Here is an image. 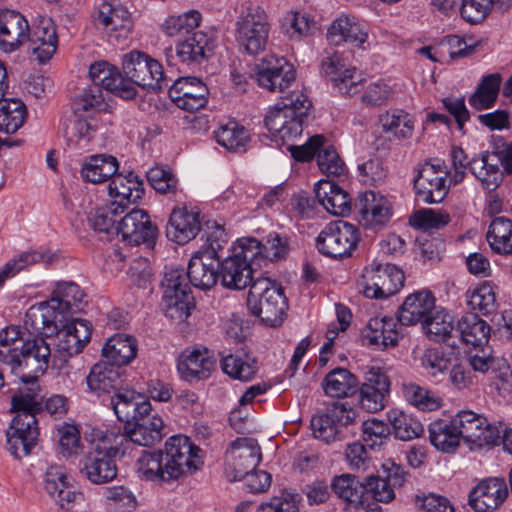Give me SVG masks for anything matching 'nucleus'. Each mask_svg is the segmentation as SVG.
Here are the masks:
<instances>
[{
    "instance_id": "obj_1",
    "label": "nucleus",
    "mask_w": 512,
    "mask_h": 512,
    "mask_svg": "<svg viewBox=\"0 0 512 512\" xmlns=\"http://www.w3.org/2000/svg\"><path fill=\"white\" fill-rule=\"evenodd\" d=\"M24 327L32 335L56 336V352L61 361L57 367L67 375L70 374V365L66 358L80 353L90 341L92 332L89 321L59 317L51 307L43 304L33 305L27 310Z\"/></svg>"
},
{
    "instance_id": "obj_2",
    "label": "nucleus",
    "mask_w": 512,
    "mask_h": 512,
    "mask_svg": "<svg viewBox=\"0 0 512 512\" xmlns=\"http://www.w3.org/2000/svg\"><path fill=\"white\" fill-rule=\"evenodd\" d=\"M200 452L187 436L174 435L166 441L164 450H143L136 461V473L145 481L176 480L186 471L200 467Z\"/></svg>"
},
{
    "instance_id": "obj_3",
    "label": "nucleus",
    "mask_w": 512,
    "mask_h": 512,
    "mask_svg": "<svg viewBox=\"0 0 512 512\" xmlns=\"http://www.w3.org/2000/svg\"><path fill=\"white\" fill-rule=\"evenodd\" d=\"M312 102L302 91H293L283 101L269 110L264 118L267 129L282 140H291L302 134L303 123L308 117Z\"/></svg>"
},
{
    "instance_id": "obj_4",
    "label": "nucleus",
    "mask_w": 512,
    "mask_h": 512,
    "mask_svg": "<svg viewBox=\"0 0 512 512\" xmlns=\"http://www.w3.org/2000/svg\"><path fill=\"white\" fill-rule=\"evenodd\" d=\"M247 307L261 322L276 327L283 322L288 303L280 284L269 278L260 277L250 285Z\"/></svg>"
},
{
    "instance_id": "obj_5",
    "label": "nucleus",
    "mask_w": 512,
    "mask_h": 512,
    "mask_svg": "<svg viewBox=\"0 0 512 512\" xmlns=\"http://www.w3.org/2000/svg\"><path fill=\"white\" fill-rule=\"evenodd\" d=\"M258 244L253 240L238 239L231 248V254L220 261V278L224 287L241 290L252 284L253 273L259 267L255 257Z\"/></svg>"
},
{
    "instance_id": "obj_6",
    "label": "nucleus",
    "mask_w": 512,
    "mask_h": 512,
    "mask_svg": "<svg viewBox=\"0 0 512 512\" xmlns=\"http://www.w3.org/2000/svg\"><path fill=\"white\" fill-rule=\"evenodd\" d=\"M125 80L133 87L139 86L151 91H160L169 86L170 80L164 75L163 66L149 55L133 50L122 57Z\"/></svg>"
},
{
    "instance_id": "obj_7",
    "label": "nucleus",
    "mask_w": 512,
    "mask_h": 512,
    "mask_svg": "<svg viewBox=\"0 0 512 512\" xmlns=\"http://www.w3.org/2000/svg\"><path fill=\"white\" fill-rule=\"evenodd\" d=\"M188 276L182 269L166 268L161 288L165 315L174 321H184L193 307Z\"/></svg>"
},
{
    "instance_id": "obj_8",
    "label": "nucleus",
    "mask_w": 512,
    "mask_h": 512,
    "mask_svg": "<svg viewBox=\"0 0 512 512\" xmlns=\"http://www.w3.org/2000/svg\"><path fill=\"white\" fill-rule=\"evenodd\" d=\"M404 279L403 271L397 266L373 261L363 269L358 285L365 297L386 299L403 287Z\"/></svg>"
},
{
    "instance_id": "obj_9",
    "label": "nucleus",
    "mask_w": 512,
    "mask_h": 512,
    "mask_svg": "<svg viewBox=\"0 0 512 512\" xmlns=\"http://www.w3.org/2000/svg\"><path fill=\"white\" fill-rule=\"evenodd\" d=\"M235 37L240 47L249 54L264 50L269 33L265 11L254 5L241 10L236 21Z\"/></svg>"
},
{
    "instance_id": "obj_10",
    "label": "nucleus",
    "mask_w": 512,
    "mask_h": 512,
    "mask_svg": "<svg viewBox=\"0 0 512 512\" xmlns=\"http://www.w3.org/2000/svg\"><path fill=\"white\" fill-rule=\"evenodd\" d=\"M358 229L343 220L330 222L316 239L319 252L331 258L350 256L359 241Z\"/></svg>"
},
{
    "instance_id": "obj_11",
    "label": "nucleus",
    "mask_w": 512,
    "mask_h": 512,
    "mask_svg": "<svg viewBox=\"0 0 512 512\" xmlns=\"http://www.w3.org/2000/svg\"><path fill=\"white\" fill-rule=\"evenodd\" d=\"M512 174V141L492 153H482L470 163V171L487 190H495L503 179V171Z\"/></svg>"
},
{
    "instance_id": "obj_12",
    "label": "nucleus",
    "mask_w": 512,
    "mask_h": 512,
    "mask_svg": "<svg viewBox=\"0 0 512 512\" xmlns=\"http://www.w3.org/2000/svg\"><path fill=\"white\" fill-rule=\"evenodd\" d=\"M453 418L460 439L466 442L483 447L496 445L501 440L503 423L491 424L486 417L471 410L460 411Z\"/></svg>"
},
{
    "instance_id": "obj_13",
    "label": "nucleus",
    "mask_w": 512,
    "mask_h": 512,
    "mask_svg": "<svg viewBox=\"0 0 512 512\" xmlns=\"http://www.w3.org/2000/svg\"><path fill=\"white\" fill-rule=\"evenodd\" d=\"M261 448L253 438H237L225 454L224 473L230 481L242 480L261 461Z\"/></svg>"
},
{
    "instance_id": "obj_14",
    "label": "nucleus",
    "mask_w": 512,
    "mask_h": 512,
    "mask_svg": "<svg viewBox=\"0 0 512 512\" xmlns=\"http://www.w3.org/2000/svg\"><path fill=\"white\" fill-rule=\"evenodd\" d=\"M448 170L444 162H425L420 165L414 178V189L418 198L427 204L440 203L446 197Z\"/></svg>"
},
{
    "instance_id": "obj_15",
    "label": "nucleus",
    "mask_w": 512,
    "mask_h": 512,
    "mask_svg": "<svg viewBox=\"0 0 512 512\" xmlns=\"http://www.w3.org/2000/svg\"><path fill=\"white\" fill-rule=\"evenodd\" d=\"M406 481V472L394 462L387 461L382 465V474L371 475L365 479V489L369 510L374 502L390 503L395 499V490L401 488Z\"/></svg>"
},
{
    "instance_id": "obj_16",
    "label": "nucleus",
    "mask_w": 512,
    "mask_h": 512,
    "mask_svg": "<svg viewBox=\"0 0 512 512\" xmlns=\"http://www.w3.org/2000/svg\"><path fill=\"white\" fill-rule=\"evenodd\" d=\"M295 79V69L284 57L269 55L256 66L258 85L270 92H284L294 83Z\"/></svg>"
},
{
    "instance_id": "obj_17",
    "label": "nucleus",
    "mask_w": 512,
    "mask_h": 512,
    "mask_svg": "<svg viewBox=\"0 0 512 512\" xmlns=\"http://www.w3.org/2000/svg\"><path fill=\"white\" fill-rule=\"evenodd\" d=\"M17 414L13 418L7 432V449L16 458H20L19 448L23 456L30 454L31 449L36 445L39 430L37 426V411H15Z\"/></svg>"
},
{
    "instance_id": "obj_18",
    "label": "nucleus",
    "mask_w": 512,
    "mask_h": 512,
    "mask_svg": "<svg viewBox=\"0 0 512 512\" xmlns=\"http://www.w3.org/2000/svg\"><path fill=\"white\" fill-rule=\"evenodd\" d=\"M94 22L101 26L110 39L126 40L133 28L131 13L118 2L102 0L94 13Z\"/></svg>"
},
{
    "instance_id": "obj_19",
    "label": "nucleus",
    "mask_w": 512,
    "mask_h": 512,
    "mask_svg": "<svg viewBox=\"0 0 512 512\" xmlns=\"http://www.w3.org/2000/svg\"><path fill=\"white\" fill-rule=\"evenodd\" d=\"M108 449L96 444L79 462L80 474L93 484H106L117 476V466Z\"/></svg>"
},
{
    "instance_id": "obj_20",
    "label": "nucleus",
    "mask_w": 512,
    "mask_h": 512,
    "mask_svg": "<svg viewBox=\"0 0 512 512\" xmlns=\"http://www.w3.org/2000/svg\"><path fill=\"white\" fill-rule=\"evenodd\" d=\"M116 233L131 245H151L158 235V228L151 222L146 211L134 208L119 221Z\"/></svg>"
},
{
    "instance_id": "obj_21",
    "label": "nucleus",
    "mask_w": 512,
    "mask_h": 512,
    "mask_svg": "<svg viewBox=\"0 0 512 512\" xmlns=\"http://www.w3.org/2000/svg\"><path fill=\"white\" fill-rule=\"evenodd\" d=\"M508 487L504 478L489 477L480 481L469 493L468 504L475 512H494L506 500Z\"/></svg>"
},
{
    "instance_id": "obj_22",
    "label": "nucleus",
    "mask_w": 512,
    "mask_h": 512,
    "mask_svg": "<svg viewBox=\"0 0 512 512\" xmlns=\"http://www.w3.org/2000/svg\"><path fill=\"white\" fill-rule=\"evenodd\" d=\"M169 87V96L177 107L186 111H197L205 107L209 90L196 77H181Z\"/></svg>"
},
{
    "instance_id": "obj_23",
    "label": "nucleus",
    "mask_w": 512,
    "mask_h": 512,
    "mask_svg": "<svg viewBox=\"0 0 512 512\" xmlns=\"http://www.w3.org/2000/svg\"><path fill=\"white\" fill-rule=\"evenodd\" d=\"M355 209L359 214V221L366 228H383L392 216L389 200L373 191L360 194L355 202Z\"/></svg>"
},
{
    "instance_id": "obj_24",
    "label": "nucleus",
    "mask_w": 512,
    "mask_h": 512,
    "mask_svg": "<svg viewBox=\"0 0 512 512\" xmlns=\"http://www.w3.org/2000/svg\"><path fill=\"white\" fill-rule=\"evenodd\" d=\"M216 47L215 39L203 31H196L176 46V55L180 62L190 67H196L209 60Z\"/></svg>"
},
{
    "instance_id": "obj_25",
    "label": "nucleus",
    "mask_w": 512,
    "mask_h": 512,
    "mask_svg": "<svg viewBox=\"0 0 512 512\" xmlns=\"http://www.w3.org/2000/svg\"><path fill=\"white\" fill-rule=\"evenodd\" d=\"M368 30L355 17L342 15L335 19L327 31V39L333 45L346 43L353 48H369Z\"/></svg>"
},
{
    "instance_id": "obj_26",
    "label": "nucleus",
    "mask_w": 512,
    "mask_h": 512,
    "mask_svg": "<svg viewBox=\"0 0 512 512\" xmlns=\"http://www.w3.org/2000/svg\"><path fill=\"white\" fill-rule=\"evenodd\" d=\"M89 75L95 87H102L123 99H132L137 94L136 88L125 80L118 68L108 62L100 61L92 64Z\"/></svg>"
},
{
    "instance_id": "obj_27",
    "label": "nucleus",
    "mask_w": 512,
    "mask_h": 512,
    "mask_svg": "<svg viewBox=\"0 0 512 512\" xmlns=\"http://www.w3.org/2000/svg\"><path fill=\"white\" fill-rule=\"evenodd\" d=\"M29 36V24L18 11L4 9L0 11V48L4 52L18 50Z\"/></svg>"
},
{
    "instance_id": "obj_28",
    "label": "nucleus",
    "mask_w": 512,
    "mask_h": 512,
    "mask_svg": "<svg viewBox=\"0 0 512 512\" xmlns=\"http://www.w3.org/2000/svg\"><path fill=\"white\" fill-rule=\"evenodd\" d=\"M401 324L393 317H374L362 330L364 344L379 349L394 347L398 344Z\"/></svg>"
},
{
    "instance_id": "obj_29",
    "label": "nucleus",
    "mask_w": 512,
    "mask_h": 512,
    "mask_svg": "<svg viewBox=\"0 0 512 512\" xmlns=\"http://www.w3.org/2000/svg\"><path fill=\"white\" fill-rule=\"evenodd\" d=\"M45 490L59 508L70 512L74 505L83 498L67 481L65 469L61 466H50L45 476Z\"/></svg>"
},
{
    "instance_id": "obj_30",
    "label": "nucleus",
    "mask_w": 512,
    "mask_h": 512,
    "mask_svg": "<svg viewBox=\"0 0 512 512\" xmlns=\"http://www.w3.org/2000/svg\"><path fill=\"white\" fill-rule=\"evenodd\" d=\"M220 259L213 252H197L189 261L187 276L192 285L202 290L211 289L220 277Z\"/></svg>"
},
{
    "instance_id": "obj_31",
    "label": "nucleus",
    "mask_w": 512,
    "mask_h": 512,
    "mask_svg": "<svg viewBox=\"0 0 512 512\" xmlns=\"http://www.w3.org/2000/svg\"><path fill=\"white\" fill-rule=\"evenodd\" d=\"M435 309V297L430 291H415L399 307L398 321L401 325H423Z\"/></svg>"
},
{
    "instance_id": "obj_32",
    "label": "nucleus",
    "mask_w": 512,
    "mask_h": 512,
    "mask_svg": "<svg viewBox=\"0 0 512 512\" xmlns=\"http://www.w3.org/2000/svg\"><path fill=\"white\" fill-rule=\"evenodd\" d=\"M26 42L40 63L50 60L58 45L56 28L51 19L41 17L39 23L29 30Z\"/></svg>"
},
{
    "instance_id": "obj_33",
    "label": "nucleus",
    "mask_w": 512,
    "mask_h": 512,
    "mask_svg": "<svg viewBox=\"0 0 512 512\" xmlns=\"http://www.w3.org/2000/svg\"><path fill=\"white\" fill-rule=\"evenodd\" d=\"M199 231L197 211H190L186 207L173 209L166 227V235L170 240L182 245L195 238Z\"/></svg>"
},
{
    "instance_id": "obj_34",
    "label": "nucleus",
    "mask_w": 512,
    "mask_h": 512,
    "mask_svg": "<svg viewBox=\"0 0 512 512\" xmlns=\"http://www.w3.org/2000/svg\"><path fill=\"white\" fill-rule=\"evenodd\" d=\"M109 195L114 198L111 202L124 213L129 204L136 203L144 194L143 181L134 173L128 175L115 174L108 186Z\"/></svg>"
},
{
    "instance_id": "obj_35",
    "label": "nucleus",
    "mask_w": 512,
    "mask_h": 512,
    "mask_svg": "<svg viewBox=\"0 0 512 512\" xmlns=\"http://www.w3.org/2000/svg\"><path fill=\"white\" fill-rule=\"evenodd\" d=\"M322 71L325 75L332 76L331 81L342 94H354L361 82V75L355 67L345 68L337 53L327 56L322 60Z\"/></svg>"
},
{
    "instance_id": "obj_36",
    "label": "nucleus",
    "mask_w": 512,
    "mask_h": 512,
    "mask_svg": "<svg viewBox=\"0 0 512 512\" xmlns=\"http://www.w3.org/2000/svg\"><path fill=\"white\" fill-rule=\"evenodd\" d=\"M331 489L339 499L357 512L369 510L365 482H360L356 477L349 474L335 476L331 482Z\"/></svg>"
},
{
    "instance_id": "obj_37",
    "label": "nucleus",
    "mask_w": 512,
    "mask_h": 512,
    "mask_svg": "<svg viewBox=\"0 0 512 512\" xmlns=\"http://www.w3.org/2000/svg\"><path fill=\"white\" fill-rule=\"evenodd\" d=\"M213 367L214 361L207 349L185 350L177 365L181 378L189 382L208 378Z\"/></svg>"
},
{
    "instance_id": "obj_38",
    "label": "nucleus",
    "mask_w": 512,
    "mask_h": 512,
    "mask_svg": "<svg viewBox=\"0 0 512 512\" xmlns=\"http://www.w3.org/2000/svg\"><path fill=\"white\" fill-rule=\"evenodd\" d=\"M318 202L327 212L336 216H345L351 211V198L338 184L329 180H320L314 188Z\"/></svg>"
},
{
    "instance_id": "obj_39",
    "label": "nucleus",
    "mask_w": 512,
    "mask_h": 512,
    "mask_svg": "<svg viewBox=\"0 0 512 512\" xmlns=\"http://www.w3.org/2000/svg\"><path fill=\"white\" fill-rule=\"evenodd\" d=\"M51 349L43 337L26 340L21 347L19 369L27 373L43 374L49 364Z\"/></svg>"
},
{
    "instance_id": "obj_40",
    "label": "nucleus",
    "mask_w": 512,
    "mask_h": 512,
    "mask_svg": "<svg viewBox=\"0 0 512 512\" xmlns=\"http://www.w3.org/2000/svg\"><path fill=\"white\" fill-rule=\"evenodd\" d=\"M85 297L81 288L73 282H60L53 291V297L44 306L51 307L59 317L68 318L80 310Z\"/></svg>"
},
{
    "instance_id": "obj_41",
    "label": "nucleus",
    "mask_w": 512,
    "mask_h": 512,
    "mask_svg": "<svg viewBox=\"0 0 512 512\" xmlns=\"http://www.w3.org/2000/svg\"><path fill=\"white\" fill-rule=\"evenodd\" d=\"M390 389V381L383 373H371L360 389V405L370 413H376L385 407Z\"/></svg>"
},
{
    "instance_id": "obj_42",
    "label": "nucleus",
    "mask_w": 512,
    "mask_h": 512,
    "mask_svg": "<svg viewBox=\"0 0 512 512\" xmlns=\"http://www.w3.org/2000/svg\"><path fill=\"white\" fill-rule=\"evenodd\" d=\"M137 345L135 339L127 334H116L110 337L103 349V361L118 367L129 364L136 356Z\"/></svg>"
},
{
    "instance_id": "obj_43",
    "label": "nucleus",
    "mask_w": 512,
    "mask_h": 512,
    "mask_svg": "<svg viewBox=\"0 0 512 512\" xmlns=\"http://www.w3.org/2000/svg\"><path fill=\"white\" fill-rule=\"evenodd\" d=\"M121 375V369L101 360L91 368L86 381L89 390L100 395L119 389L122 385Z\"/></svg>"
},
{
    "instance_id": "obj_44",
    "label": "nucleus",
    "mask_w": 512,
    "mask_h": 512,
    "mask_svg": "<svg viewBox=\"0 0 512 512\" xmlns=\"http://www.w3.org/2000/svg\"><path fill=\"white\" fill-rule=\"evenodd\" d=\"M164 432V422L158 415L151 418H140L132 429L126 431L123 438L140 446H152L161 441Z\"/></svg>"
},
{
    "instance_id": "obj_45",
    "label": "nucleus",
    "mask_w": 512,
    "mask_h": 512,
    "mask_svg": "<svg viewBox=\"0 0 512 512\" xmlns=\"http://www.w3.org/2000/svg\"><path fill=\"white\" fill-rule=\"evenodd\" d=\"M243 240H253L258 244L259 253L255 257L256 264L261 268L266 261H279L285 259L290 252V238L286 234L271 232L264 242L256 238L247 237Z\"/></svg>"
},
{
    "instance_id": "obj_46",
    "label": "nucleus",
    "mask_w": 512,
    "mask_h": 512,
    "mask_svg": "<svg viewBox=\"0 0 512 512\" xmlns=\"http://www.w3.org/2000/svg\"><path fill=\"white\" fill-rule=\"evenodd\" d=\"M119 168L112 155L97 154L88 157L82 165L81 176L91 183H102L113 178Z\"/></svg>"
},
{
    "instance_id": "obj_47",
    "label": "nucleus",
    "mask_w": 512,
    "mask_h": 512,
    "mask_svg": "<svg viewBox=\"0 0 512 512\" xmlns=\"http://www.w3.org/2000/svg\"><path fill=\"white\" fill-rule=\"evenodd\" d=\"M454 425V418L450 421L438 419L429 425V440L438 450L453 452L460 444V436Z\"/></svg>"
},
{
    "instance_id": "obj_48",
    "label": "nucleus",
    "mask_w": 512,
    "mask_h": 512,
    "mask_svg": "<svg viewBox=\"0 0 512 512\" xmlns=\"http://www.w3.org/2000/svg\"><path fill=\"white\" fill-rule=\"evenodd\" d=\"M456 333L463 342L480 346L488 341L490 327L476 313H467L458 321Z\"/></svg>"
},
{
    "instance_id": "obj_49",
    "label": "nucleus",
    "mask_w": 512,
    "mask_h": 512,
    "mask_svg": "<svg viewBox=\"0 0 512 512\" xmlns=\"http://www.w3.org/2000/svg\"><path fill=\"white\" fill-rule=\"evenodd\" d=\"M322 385L326 395L342 398L356 391L358 379L347 369L336 368L325 376Z\"/></svg>"
},
{
    "instance_id": "obj_50",
    "label": "nucleus",
    "mask_w": 512,
    "mask_h": 512,
    "mask_svg": "<svg viewBox=\"0 0 512 512\" xmlns=\"http://www.w3.org/2000/svg\"><path fill=\"white\" fill-rule=\"evenodd\" d=\"M24 384L18 392L12 396V411H39L41 409L40 386L37 376H21Z\"/></svg>"
},
{
    "instance_id": "obj_51",
    "label": "nucleus",
    "mask_w": 512,
    "mask_h": 512,
    "mask_svg": "<svg viewBox=\"0 0 512 512\" xmlns=\"http://www.w3.org/2000/svg\"><path fill=\"white\" fill-rule=\"evenodd\" d=\"M486 238L494 252L511 255L512 220L506 217H496L489 226Z\"/></svg>"
},
{
    "instance_id": "obj_52",
    "label": "nucleus",
    "mask_w": 512,
    "mask_h": 512,
    "mask_svg": "<svg viewBox=\"0 0 512 512\" xmlns=\"http://www.w3.org/2000/svg\"><path fill=\"white\" fill-rule=\"evenodd\" d=\"M388 420L396 438L409 441L419 437L424 432L423 424L413 415L399 409L388 412Z\"/></svg>"
},
{
    "instance_id": "obj_53",
    "label": "nucleus",
    "mask_w": 512,
    "mask_h": 512,
    "mask_svg": "<svg viewBox=\"0 0 512 512\" xmlns=\"http://www.w3.org/2000/svg\"><path fill=\"white\" fill-rule=\"evenodd\" d=\"M501 81L502 77L499 73L484 76L476 91L470 96L469 104L477 110L493 106L500 90Z\"/></svg>"
},
{
    "instance_id": "obj_54",
    "label": "nucleus",
    "mask_w": 512,
    "mask_h": 512,
    "mask_svg": "<svg viewBox=\"0 0 512 512\" xmlns=\"http://www.w3.org/2000/svg\"><path fill=\"white\" fill-rule=\"evenodd\" d=\"M202 14L198 10H189L179 15H172L161 25L162 31L169 37L189 36L200 26Z\"/></svg>"
},
{
    "instance_id": "obj_55",
    "label": "nucleus",
    "mask_w": 512,
    "mask_h": 512,
    "mask_svg": "<svg viewBox=\"0 0 512 512\" xmlns=\"http://www.w3.org/2000/svg\"><path fill=\"white\" fill-rule=\"evenodd\" d=\"M215 139L219 145L227 150L239 152L245 151L250 140V134L244 126L235 121H229L215 131Z\"/></svg>"
},
{
    "instance_id": "obj_56",
    "label": "nucleus",
    "mask_w": 512,
    "mask_h": 512,
    "mask_svg": "<svg viewBox=\"0 0 512 512\" xmlns=\"http://www.w3.org/2000/svg\"><path fill=\"white\" fill-rule=\"evenodd\" d=\"M220 364L225 374L240 381L251 380L257 371L255 359L248 355L222 354Z\"/></svg>"
},
{
    "instance_id": "obj_57",
    "label": "nucleus",
    "mask_w": 512,
    "mask_h": 512,
    "mask_svg": "<svg viewBox=\"0 0 512 512\" xmlns=\"http://www.w3.org/2000/svg\"><path fill=\"white\" fill-rule=\"evenodd\" d=\"M467 305L484 316H488L497 310V300L494 287L489 282H484L466 293Z\"/></svg>"
},
{
    "instance_id": "obj_58",
    "label": "nucleus",
    "mask_w": 512,
    "mask_h": 512,
    "mask_svg": "<svg viewBox=\"0 0 512 512\" xmlns=\"http://www.w3.org/2000/svg\"><path fill=\"white\" fill-rule=\"evenodd\" d=\"M402 388L405 399L421 411H434L442 405V399L436 393L416 383H404Z\"/></svg>"
},
{
    "instance_id": "obj_59",
    "label": "nucleus",
    "mask_w": 512,
    "mask_h": 512,
    "mask_svg": "<svg viewBox=\"0 0 512 512\" xmlns=\"http://www.w3.org/2000/svg\"><path fill=\"white\" fill-rule=\"evenodd\" d=\"M430 338L436 342H446L456 333L453 316L444 310H434L422 325Z\"/></svg>"
},
{
    "instance_id": "obj_60",
    "label": "nucleus",
    "mask_w": 512,
    "mask_h": 512,
    "mask_svg": "<svg viewBox=\"0 0 512 512\" xmlns=\"http://www.w3.org/2000/svg\"><path fill=\"white\" fill-rule=\"evenodd\" d=\"M382 129L393 134L397 139L410 138L414 131L412 117L404 111L387 112L380 116Z\"/></svg>"
},
{
    "instance_id": "obj_61",
    "label": "nucleus",
    "mask_w": 512,
    "mask_h": 512,
    "mask_svg": "<svg viewBox=\"0 0 512 512\" xmlns=\"http://www.w3.org/2000/svg\"><path fill=\"white\" fill-rule=\"evenodd\" d=\"M26 110L19 100H0V131L15 133L24 123Z\"/></svg>"
},
{
    "instance_id": "obj_62",
    "label": "nucleus",
    "mask_w": 512,
    "mask_h": 512,
    "mask_svg": "<svg viewBox=\"0 0 512 512\" xmlns=\"http://www.w3.org/2000/svg\"><path fill=\"white\" fill-rule=\"evenodd\" d=\"M53 256L44 251H27L20 254L17 258L7 262L0 270V282L4 284L6 279L15 276L22 269L35 263H51Z\"/></svg>"
},
{
    "instance_id": "obj_63",
    "label": "nucleus",
    "mask_w": 512,
    "mask_h": 512,
    "mask_svg": "<svg viewBox=\"0 0 512 512\" xmlns=\"http://www.w3.org/2000/svg\"><path fill=\"white\" fill-rule=\"evenodd\" d=\"M120 214H122L120 208L115 204L109 203L91 212L88 216V223L94 231L109 234L113 230L116 231V218Z\"/></svg>"
},
{
    "instance_id": "obj_64",
    "label": "nucleus",
    "mask_w": 512,
    "mask_h": 512,
    "mask_svg": "<svg viewBox=\"0 0 512 512\" xmlns=\"http://www.w3.org/2000/svg\"><path fill=\"white\" fill-rule=\"evenodd\" d=\"M105 106L104 98L100 88L94 87L84 90L77 95L73 102V111L76 116H90L101 111Z\"/></svg>"
}]
</instances>
